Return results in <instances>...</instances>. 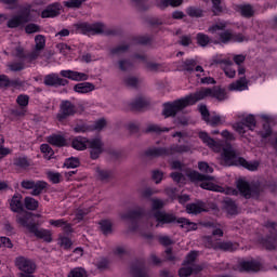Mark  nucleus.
<instances>
[{"mask_svg":"<svg viewBox=\"0 0 277 277\" xmlns=\"http://www.w3.org/2000/svg\"><path fill=\"white\" fill-rule=\"evenodd\" d=\"M166 207V202L161 199H151V212L153 217H155L157 222V227L163 226V224H180L181 228H185V230H197L198 224L189 221V219L185 217H176V215L172 213H168L166 211H161Z\"/></svg>","mask_w":277,"mask_h":277,"instance_id":"f257e3e1","label":"nucleus"},{"mask_svg":"<svg viewBox=\"0 0 277 277\" xmlns=\"http://www.w3.org/2000/svg\"><path fill=\"white\" fill-rule=\"evenodd\" d=\"M198 136L203 144L209 146V148H214L219 151L222 150L221 157L226 166H239V163H237V159H239L237 158V151L233 149V145L230 143H225V145H222L209 136V133L205 131H200Z\"/></svg>","mask_w":277,"mask_h":277,"instance_id":"f03ea898","label":"nucleus"},{"mask_svg":"<svg viewBox=\"0 0 277 277\" xmlns=\"http://www.w3.org/2000/svg\"><path fill=\"white\" fill-rule=\"evenodd\" d=\"M205 98H216V101H226V89L214 85L212 88L203 87L196 91L195 93H190L186 95V101L188 105H196L199 101H205Z\"/></svg>","mask_w":277,"mask_h":277,"instance_id":"7ed1b4c3","label":"nucleus"},{"mask_svg":"<svg viewBox=\"0 0 277 277\" xmlns=\"http://www.w3.org/2000/svg\"><path fill=\"white\" fill-rule=\"evenodd\" d=\"M76 31L78 34H83L84 36H88V34H92V36L101 35L104 36H120V29H111L105 27V24L101 22H96L93 24L82 22L75 25Z\"/></svg>","mask_w":277,"mask_h":277,"instance_id":"20e7f679","label":"nucleus"},{"mask_svg":"<svg viewBox=\"0 0 277 277\" xmlns=\"http://www.w3.org/2000/svg\"><path fill=\"white\" fill-rule=\"evenodd\" d=\"M192 148L188 145L173 144L170 147H151L145 150V157H171L175 153L183 155V153H189Z\"/></svg>","mask_w":277,"mask_h":277,"instance_id":"39448f33","label":"nucleus"},{"mask_svg":"<svg viewBox=\"0 0 277 277\" xmlns=\"http://www.w3.org/2000/svg\"><path fill=\"white\" fill-rule=\"evenodd\" d=\"M17 224H21V226H24V228H27V230L32 235H35L37 239H42L43 241H45V243L53 242V233H51L50 229L38 228V224L34 222H29L27 217L19 216L17 219Z\"/></svg>","mask_w":277,"mask_h":277,"instance_id":"423d86ee","label":"nucleus"},{"mask_svg":"<svg viewBox=\"0 0 277 277\" xmlns=\"http://www.w3.org/2000/svg\"><path fill=\"white\" fill-rule=\"evenodd\" d=\"M27 23H31V5L23 6L17 14L13 15L8 22L6 27L9 29H18V27H25Z\"/></svg>","mask_w":277,"mask_h":277,"instance_id":"0eeeda50","label":"nucleus"},{"mask_svg":"<svg viewBox=\"0 0 277 277\" xmlns=\"http://www.w3.org/2000/svg\"><path fill=\"white\" fill-rule=\"evenodd\" d=\"M277 223L267 221L265 223V228L269 229V235L266 237H259L258 243L262 246V248H265V250H276L277 247Z\"/></svg>","mask_w":277,"mask_h":277,"instance_id":"6e6552de","label":"nucleus"},{"mask_svg":"<svg viewBox=\"0 0 277 277\" xmlns=\"http://www.w3.org/2000/svg\"><path fill=\"white\" fill-rule=\"evenodd\" d=\"M162 116L164 118H174L179 111H183V109L189 107V102H187V97L185 96L173 102H167L162 104Z\"/></svg>","mask_w":277,"mask_h":277,"instance_id":"1a4fd4ad","label":"nucleus"},{"mask_svg":"<svg viewBox=\"0 0 277 277\" xmlns=\"http://www.w3.org/2000/svg\"><path fill=\"white\" fill-rule=\"evenodd\" d=\"M236 187L240 196L246 198V200H250V198H259V196H261V186L256 184L250 185L248 181L238 180Z\"/></svg>","mask_w":277,"mask_h":277,"instance_id":"9d476101","label":"nucleus"},{"mask_svg":"<svg viewBox=\"0 0 277 277\" xmlns=\"http://www.w3.org/2000/svg\"><path fill=\"white\" fill-rule=\"evenodd\" d=\"M21 187L22 189H31V196H41V194H47V189H49V183L40 180H23L21 182Z\"/></svg>","mask_w":277,"mask_h":277,"instance_id":"9b49d317","label":"nucleus"},{"mask_svg":"<svg viewBox=\"0 0 277 277\" xmlns=\"http://www.w3.org/2000/svg\"><path fill=\"white\" fill-rule=\"evenodd\" d=\"M234 129L239 135H246V131H254L256 129V117L250 114L234 124Z\"/></svg>","mask_w":277,"mask_h":277,"instance_id":"f8f14e48","label":"nucleus"},{"mask_svg":"<svg viewBox=\"0 0 277 277\" xmlns=\"http://www.w3.org/2000/svg\"><path fill=\"white\" fill-rule=\"evenodd\" d=\"M75 114H77V106L70 101H63L56 115V120L64 122V120H68V118L75 116Z\"/></svg>","mask_w":277,"mask_h":277,"instance_id":"ddd939ff","label":"nucleus"},{"mask_svg":"<svg viewBox=\"0 0 277 277\" xmlns=\"http://www.w3.org/2000/svg\"><path fill=\"white\" fill-rule=\"evenodd\" d=\"M25 85V81L21 78L10 79L5 74H0V90H8V88H14L15 90H21Z\"/></svg>","mask_w":277,"mask_h":277,"instance_id":"4468645a","label":"nucleus"},{"mask_svg":"<svg viewBox=\"0 0 277 277\" xmlns=\"http://www.w3.org/2000/svg\"><path fill=\"white\" fill-rule=\"evenodd\" d=\"M130 274L132 277H150L148 273H146V260H135L130 266Z\"/></svg>","mask_w":277,"mask_h":277,"instance_id":"2eb2a0df","label":"nucleus"},{"mask_svg":"<svg viewBox=\"0 0 277 277\" xmlns=\"http://www.w3.org/2000/svg\"><path fill=\"white\" fill-rule=\"evenodd\" d=\"M188 177L190 179V181H193V183L199 182L201 189H209V190H213V188H211V183L205 182V181H211V175H207V174H202L198 171H192L188 174Z\"/></svg>","mask_w":277,"mask_h":277,"instance_id":"dca6fc26","label":"nucleus"},{"mask_svg":"<svg viewBox=\"0 0 277 277\" xmlns=\"http://www.w3.org/2000/svg\"><path fill=\"white\" fill-rule=\"evenodd\" d=\"M219 39L223 44H228V42H246L247 40L243 34H233L230 30L220 32Z\"/></svg>","mask_w":277,"mask_h":277,"instance_id":"f3484780","label":"nucleus"},{"mask_svg":"<svg viewBox=\"0 0 277 277\" xmlns=\"http://www.w3.org/2000/svg\"><path fill=\"white\" fill-rule=\"evenodd\" d=\"M60 75L61 77L69 79L70 81H88V79H90V75L71 69H63L61 70Z\"/></svg>","mask_w":277,"mask_h":277,"instance_id":"a211bd4d","label":"nucleus"},{"mask_svg":"<svg viewBox=\"0 0 277 277\" xmlns=\"http://www.w3.org/2000/svg\"><path fill=\"white\" fill-rule=\"evenodd\" d=\"M15 265L22 273L36 272V263L25 256L16 258Z\"/></svg>","mask_w":277,"mask_h":277,"instance_id":"6ab92c4d","label":"nucleus"},{"mask_svg":"<svg viewBox=\"0 0 277 277\" xmlns=\"http://www.w3.org/2000/svg\"><path fill=\"white\" fill-rule=\"evenodd\" d=\"M238 272H261V263L254 260L252 261H240L237 265Z\"/></svg>","mask_w":277,"mask_h":277,"instance_id":"aec40b11","label":"nucleus"},{"mask_svg":"<svg viewBox=\"0 0 277 277\" xmlns=\"http://www.w3.org/2000/svg\"><path fill=\"white\" fill-rule=\"evenodd\" d=\"M13 57H16L19 62H26L27 60L34 61L38 60V54L36 53H26L25 49L21 45L16 47L13 51Z\"/></svg>","mask_w":277,"mask_h":277,"instance_id":"412c9836","label":"nucleus"},{"mask_svg":"<svg viewBox=\"0 0 277 277\" xmlns=\"http://www.w3.org/2000/svg\"><path fill=\"white\" fill-rule=\"evenodd\" d=\"M207 239L213 250H222L223 252H234L235 250V245L230 241L213 242L211 236H208Z\"/></svg>","mask_w":277,"mask_h":277,"instance_id":"4be33fe9","label":"nucleus"},{"mask_svg":"<svg viewBox=\"0 0 277 277\" xmlns=\"http://www.w3.org/2000/svg\"><path fill=\"white\" fill-rule=\"evenodd\" d=\"M43 83L50 87L68 85V80L60 78L57 74H49L44 77Z\"/></svg>","mask_w":277,"mask_h":277,"instance_id":"5701e85b","label":"nucleus"},{"mask_svg":"<svg viewBox=\"0 0 277 277\" xmlns=\"http://www.w3.org/2000/svg\"><path fill=\"white\" fill-rule=\"evenodd\" d=\"M13 166L15 170L19 172H25V170H29L31 166V160L27 156H18L13 158Z\"/></svg>","mask_w":277,"mask_h":277,"instance_id":"b1692460","label":"nucleus"},{"mask_svg":"<svg viewBox=\"0 0 277 277\" xmlns=\"http://www.w3.org/2000/svg\"><path fill=\"white\" fill-rule=\"evenodd\" d=\"M144 215H146V210H144V208L142 207H138L137 210H130L127 213L122 214L121 217L122 220L140 222V220H142Z\"/></svg>","mask_w":277,"mask_h":277,"instance_id":"393cba45","label":"nucleus"},{"mask_svg":"<svg viewBox=\"0 0 277 277\" xmlns=\"http://www.w3.org/2000/svg\"><path fill=\"white\" fill-rule=\"evenodd\" d=\"M60 3H52L41 12V18H55V16H60Z\"/></svg>","mask_w":277,"mask_h":277,"instance_id":"a878e982","label":"nucleus"},{"mask_svg":"<svg viewBox=\"0 0 277 277\" xmlns=\"http://www.w3.org/2000/svg\"><path fill=\"white\" fill-rule=\"evenodd\" d=\"M183 68L186 72H205V68L202 66L198 65V62L194 58H186L183 62Z\"/></svg>","mask_w":277,"mask_h":277,"instance_id":"bb28decb","label":"nucleus"},{"mask_svg":"<svg viewBox=\"0 0 277 277\" xmlns=\"http://www.w3.org/2000/svg\"><path fill=\"white\" fill-rule=\"evenodd\" d=\"M150 105V101L146 97H136L133 102L130 103V108L132 111H142V109H146Z\"/></svg>","mask_w":277,"mask_h":277,"instance_id":"cd10ccee","label":"nucleus"},{"mask_svg":"<svg viewBox=\"0 0 277 277\" xmlns=\"http://www.w3.org/2000/svg\"><path fill=\"white\" fill-rule=\"evenodd\" d=\"M48 144L51 146H56V148H64L66 146V137H64L62 134H52L48 136Z\"/></svg>","mask_w":277,"mask_h":277,"instance_id":"c85d7f7f","label":"nucleus"},{"mask_svg":"<svg viewBox=\"0 0 277 277\" xmlns=\"http://www.w3.org/2000/svg\"><path fill=\"white\" fill-rule=\"evenodd\" d=\"M10 207L13 213L23 212V195L15 194L11 199Z\"/></svg>","mask_w":277,"mask_h":277,"instance_id":"c756f323","label":"nucleus"},{"mask_svg":"<svg viewBox=\"0 0 277 277\" xmlns=\"http://www.w3.org/2000/svg\"><path fill=\"white\" fill-rule=\"evenodd\" d=\"M95 87L92 82H80L74 87V92L78 94H90V92H94Z\"/></svg>","mask_w":277,"mask_h":277,"instance_id":"7c9ffc66","label":"nucleus"},{"mask_svg":"<svg viewBox=\"0 0 277 277\" xmlns=\"http://www.w3.org/2000/svg\"><path fill=\"white\" fill-rule=\"evenodd\" d=\"M228 90H230V92H243V90H248V80H246V76H242L236 82L230 83Z\"/></svg>","mask_w":277,"mask_h":277,"instance_id":"2f4dec72","label":"nucleus"},{"mask_svg":"<svg viewBox=\"0 0 277 277\" xmlns=\"http://www.w3.org/2000/svg\"><path fill=\"white\" fill-rule=\"evenodd\" d=\"M237 163L246 170H249V172H256L260 166L259 161H248L243 157H238Z\"/></svg>","mask_w":277,"mask_h":277,"instance_id":"473e14b6","label":"nucleus"},{"mask_svg":"<svg viewBox=\"0 0 277 277\" xmlns=\"http://www.w3.org/2000/svg\"><path fill=\"white\" fill-rule=\"evenodd\" d=\"M44 47H47V38L44 35H37L35 37V49L32 53H36L37 57H39L40 52L44 51Z\"/></svg>","mask_w":277,"mask_h":277,"instance_id":"72a5a7b5","label":"nucleus"},{"mask_svg":"<svg viewBox=\"0 0 277 277\" xmlns=\"http://www.w3.org/2000/svg\"><path fill=\"white\" fill-rule=\"evenodd\" d=\"M203 211H207L205 209V202L198 201L196 203H188L186 206V212L192 215H198L200 213H203Z\"/></svg>","mask_w":277,"mask_h":277,"instance_id":"f704fd0d","label":"nucleus"},{"mask_svg":"<svg viewBox=\"0 0 277 277\" xmlns=\"http://www.w3.org/2000/svg\"><path fill=\"white\" fill-rule=\"evenodd\" d=\"M71 147L75 148V150H85L88 148V138L83 136H77L71 142Z\"/></svg>","mask_w":277,"mask_h":277,"instance_id":"c9c22d12","label":"nucleus"},{"mask_svg":"<svg viewBox=\"0 0 277 277\" xmlns=\"http://www.w3.org/2000/svg\"><path fill=\"white\" fill-rule=\"evenodd\" d=\"M237 12H239L243 18H252V16H254V9L250 4H239Z\"/></svg>","mask_w":277,"mask_h":277,"instance_id":"e433bc0d","label":"nucleus"},{"mask_svg":"<svg viewBox=\"0 0 277 277\" xmlns=\"http://www.w3.org/2000/svg\"><path fill=\"white\" fill-rule=\"evenodd\" d=\"M24 207L27 211H38V207H40V201H38L34 197H25L24 198Z\"/></svg>","mask_w":277,"mask_h":277,"instance_id":"4c0bfd02","label":"nucleus"},{"mask_svg":"<svg viewBox=\"0 0 277 277\" xmlns=\"http://www.w3.org/2000/svg\"><path fill=\"white\" fill-rule=\"evenodd\" d=\"M98 225H100V230L102 232L103 235H105V237H107V235H111V233H114V225L111 224V221L101 220L98 222Z\"/></svg>","mask_w":277,"mask_h":277,"instance_id":"58836bf2","label":"nucleus"},{"mask_svg":"<svg viewBox=\"0 0 277 277\" xmlns=\"http://www.w3.org/2000/svg\"><path fill=\"white\" fill-rule=\"evenodd\" d=\"M223 207L228 215H237V203L235 200L227 198L223 201Z\"/></svg>","mask_w":277,"mask_h":277,"instance_id":"ea45409f","label":"nucleus"},{"mask_svg":"<svg viewBox=\"0 0 277 277\" xmlns=\"http://www.w3.org/2000/svg\"><path fill=\"white\" fill-rule=\"evenodd\" d=\"M186 14L190 18H202L205 16V10L198 6H188L186 8Z\"/></svg>","mask_w":277,"mask_h":277,"instance_id":"a19ab883","label":"nucleus"},{"mask_svg":"<svg viewBox=\"0 0 277 277\" xmlns=\"http://www.w3.org/2000/svg\"><path fill=\"white\" fill-rule=\"evenodd\" d=\"M263 120L266 121V123L263 124V130L261 131V137L263 140H267V137H271L273 131H272V126H269V116L264 115L262 116Z\"/></svg>","mask_w":277,"mask_h":277,"instance_id":"79ce46f5","label":"nucleus"},{"mask_svg":"<svg viewBox=\"0 0 277 277\" xmlns=\"http://www.w3.org/2000/svg\"><path fill=\"white\" fill-rule=\"evenodd\" d=\"M131 42H133V44H142L143 47H147V44H150L153 42V37L134 36L131 38Z\"/></svg>","mask_w":277,"mask_h":277,"instance_id":"37998d69","label":"nucleus"},{"mask_svg":"<svg viewBox=\"0 0 277 277\" xmlns=\"http://www.w3.org/2000/svg\"><path fill=\"white\" fill-rule=\"evenodd\" d=\"M170 128H161L159 124H149L145 133H156V135H161V133H169Z\"/></svg>","mask_w":277,"mask_h":277,"instance_id":"c03bdc74","label":"nucleus"},{"mask_svg":"<svg viewBox=\"0 0 277 277\" xmlns=\"http://www.w3.org/2000/svg\"><path fill=\"white\" fill-rule=\"evenodd\" d=\"M196 40H197L198 47L205 48V47L211 44V38L208 35H206L205 32H198L196 35Z\"/></svg>","mask_w":277,"mask_h":277,"instance_id":"a18cd8bd","label":"nucleus"},{"mask_svg":"<svg viewBox=\"0 0 277 277\" xmlns=\"http://www.w3.org/2000/svg\"><path fill=\"white\" fill-rule=\"evenodd\" d=\"M109 258L107 256H101L96 262H95V267L100 269L101 272H104L105 269H109Z\"/></svg>","mask_w":277,"mask_h":277,"instance_id":"49530a36","label":"nucleus"},{"mask_svg":"<svg viewBox=\"0 0 277 277\" xmlns=\"http://www.w3.org/2000/svg\"><path fill=\"white\" fill-rule=\"evenodd\" d=\"M40 150L44 155V158L48 159V161H51V159H53V156L55 155V151L49 144H41Z\"/></svg>","mask_w":277,"mask_h":277,"instance_id":"de8ad7c7","label":"nucleus"},{"mask_svg":"<svg viewBox=\"0 0 277 277\" xmlns=\"http://www.w3.org/2000/svg\"><path fill=\"white\" fill-rule=\"evenodd\" d=\"M25 63L24 61H14L9 64V69L11 72H21V70H25Z\"/></svg>","mask_w":277,"mask_h":277,"instance_id":"09e8293b","label":"nucleus"},{"mask_svg":"<svg viewBox=\"0 0 277 277\" xmlns=\"http://www.w3.org/2000/svg\"><path fill=\"white\" fill-rule=\"evenodd\" d=\"M196 259H198V251L193 250L187 253L185 260L183 261L182 265H194L196 263Z\"/></svg>","mask_w":277,"mask_h":277,"instance_id":"8fccbe9b","label":"nucleus"},{"mask_svg":"<svg viewBox=\"0 0 277 277\" xmlns=\"http://www.w3.org/2000/svg\"><path fill=\"white\" fill-rule=\"evenodd\" d=\"M65 168L75 169L81 166V160L77 157L67 158L64 162Z\"/></svg>","mask_w":277,"mask_h":277,"instance_id":"3c124183","label":"nucleus"},{"mask_svg":"<svg viewBox=\"0 0 277 277\" xmlns=\"http://www.w3.org/2000/svg\"><path fill=\"white\" fill-rule=\"evenodd\" d=\"M206 122L207 124H210V127H220V124H224V122H226V119L219 115H214L209 118V121Z\"/></svg>","mask_w":277,"mask_h":277,"instance_id":"603ef678","label":"nucleus"},{"mask_svg":"<svg viewBox=\"0 0 277 277\" xmlns=\"http://www.w3.org/2000/svg\"><path fill=\"white\" fill-rule=\"evenodd\" d=\"M95 172H96L97 179L100 181H107V180L111 179V171H109V170L101 169L97 167Z\"/></svg>","mask_w":277,"mask_h":277,"instance_id":"864d4df0","label":"nucleus"},{"mask_svg":"<svg viewBox=\"0 0 277 277\" xmlns=\"http://www.w3.org/2000/svg\"><path fill=\"white\" fill-rule=\"evenodd\" d=\"M25 34L31 35V34H40L42 31V28L38 24L29 23L25 26Z\"/></svg>","mask_w":277,"mask_h":277,"instance_id":"5fc2aeb1","label":"nucleus"},{"mask_svg":"<svg viewBox=\"0 0 277 277\" xmlns=\"http://www.w3.org/2000/svg\"><path fill=\"white\" fill-rule=\"evenodd\" d=\"M212 12L214 16H220V14L224 12V8H222V0H212Z\"/></svg>","mask_w":277,"mask_h":277,"instance_id":"6e6d98bb","label":"nucleus"},{"mask_svg":"<svg viewBox=\"0 0 277 277\" xmlns=\"http://www.w3.org/2000/svg\"><path fill=\"white\" fill-rule=\"evenodd\" d=\"M16 103L21 106L22 109H25L29 105V95L27 94H19L16 98Z\"/></svg>","mask_w":277,"mask_h":277,"instance_id":"4d7b16f0","label":"nucleus"},{"mask_svg":"<svg viewBox=\"0 0 277 277\" xmlns=\"http://www.w3.org/2000/svg\"><path fill=\"white\" fill-rule=\"evenodd\" d=\"M48 179L53 185H57L58 183H62V174L53 171L48 172Z\"/></svg>","mask_w":277,"mask_h":277,"instance_id":"13d9d810","label":"nucleus"},{"mask_svg":"<svg viewBox=\"0 0 277 277\" xmlns=\"http://www.w3.org/2000/svg\"><path fill=\"white\" fill-rule=\"evenodd\" d=\"M87 274L88 272H85V268L75 267L69 272L68 277H84Z\"/></svg>","mask_w":277,"mask_h":277,"instance_id":"bf43d9fd","label":"nucleus"},{"mask_svg":"<svg viewBox=\"0 0 277 277\" xmlns=\"http://www.w3.org/2000/svg\"><path fill=\"white\" fill-rule=\"evenodd\" d=\"M89 148L93 150H103V141L100 138H93L91 141H88Z\"/></svg>","mask_w":277,"mask_h":277,"instance_id":"052dcab7","label":"nucleus"},{"mask_svg":"<svg viewBox=\"0 0 277 277\" xmlns=\"http://www.w3.org/2000/svg\"><path fill=\"white\" fill-rule=\"evenodd\" d=\"M131 49V45L124 44V45H118L113 49H110V54L111 55H120V53H127Z\"/></svg>","mask_w":277,"mask_h":277,"instance_id":"680f3d73","label":"nucleus"},{"mask_svg":"<svg viewBox=\"0 0 277 277\" xmlns=\"http://www.w3.org/2000/svg\"><path fill=\"white\" fill-rule=\"evenodd\" d=\"M85 1L88 0H69L65 2V8L79 9L81 5H83V3H85Z\"/></svg>","mask_w":277,"mask_h":277,"instance_id":"e2e57ef3","label":"nucleus"},{"mask_svg":"<svg viewBox=\"0 0 277 277\" xmlns=\"http://www.w3.org/2000/svg\"><path fill=\"white\" fill-rule=\"evenodd\" d=\"M131 68H133V63L130 60L119 61V70L127 72V70H131Z\"/></svg>","mask_w":277,"mask_h":277,"instance_id":"0e129e2a","label":"nucleus"},{"mask_svg":"<svg viewBox=\"0 0 277 277\" xmlns=\"http://www.w3.org/2000/svg\"><path fill=\"white\" fill-rule=\"evenodd\" d=\"M124 83L128 88H137V83H140V79L137 77L129 76L124 78Z\"/></svg>","mask_w":277,"mask_h":277,"instance_id":"69168bd1","label":"nucleus"},{"mask_svg":"<svg viewBox=\"0 0 277 277\" xmlns=\"http://www.w3.org/2000/svg\"><path fill=\"white\" fill-rule=\"evenodd\" d=\"M198 169L200 170V172H205L206 174H213V169L211 166H209L208 162L200 161L198 163Z\"/></svg>","mask_w":277,"mask_h":277,"instance_id":"338daca9","label":"nucleus"},{"mask_svg":"<svg viewBox=\"0 0 277 277\" xmlns=\"http://www.w3.org/2000/svg\"><path fill=\"white\" fill-rule=\"evenodd\" d=\"M192 274H194L192 266H185L179 269V277H189Z\"/></svg>","mask_w":277,"mask_h":277,"instance_id":"774afa93","label":"nucleus"}]
</instances>
